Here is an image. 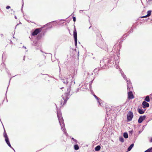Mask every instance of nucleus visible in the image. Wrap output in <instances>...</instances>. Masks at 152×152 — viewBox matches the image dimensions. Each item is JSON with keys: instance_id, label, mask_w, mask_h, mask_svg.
Returning a JSON list of instances; mask_svg holds the SVG:
<instances>
[{"instance_id": "5", "label": "nucleus", "mask_w": 152, "mask_h": 152, "mask_svg": "<svg viewBox=\"0 0 152 152\" xmlns=\"http://www.w3.org/2000/svg\"><path fill=\"white\" fill-rule=\"evenodd\" d=\"M133 117V114L132 112L129 111L127 115V119L128 121H131Z\"/></svg>"}, {"instance_id": "22", "label": "nucleus", "mask_w": 152, "mask_h": 152, "mask_svg": "<svg viewBox=\"0 0 152 152\" xmlns=\"http://www.w3.org/2000/svg\"><path fill=\"white\" fill-rule=\"evenodd\" d=\"M33 45H34L35 46H37V47H38L39 45L38 43L37 42L34 41L33 42V44H32Z\"/></svg>"}, {"instance_id": "52", "label": "nucleus", "mask_w": 152, "mask_h": 152, "mask_svg": "<svg viewBox=\"0 0 152 152\" xmlns=\"http://www.w3.org/2000/svg\"><path fill=\"white\" fill-rule=\"evenodd\" d=\"M59 66V68H60V69H60V66Z\"/></svg>"}, {"instance_id": "21", "label": "nucleus", "mask_w": 152, "mask_h": 152, "mask_svg": "<svg viewBox=\"0 0 152 152\" xmlns=\"http://www.w3.org/2000/svg\"><path fill=\"white\" fill-rule=\"evenodd\" d=\"M5 65L4 63H2L1 65L0 66V69H1V70H2L3 69V68H4V67L5 69L7 70V69L5 67Z\"/></svg>"}, {"instance_id": "30", "label": "nucleus", "mask_w": 152, "mask_h": 152, "mask_svg": "<svg viewBox=\"0 0 152 152\" xmlns=\"http://www.w3.org/2000/svg\"><path fill=\"white\" fill-rule=\"evenodd\" d=\"M41 35H38V36H37V38L38 39H39L41 38Z\"/></svg>"}, {"instance_id": "8", "label": "nucleus", "mask_w": 152, "mask_h": 152, "mask_svg": "<svg viewBox=\"0 0 152 152\" xmlns=\"http://www.w3.org/2000/svg\"><path fill=\"white\" fill-rule=\"evenodd\" d=\"M134 97L132 91H130L128 92V98L129 99H132Z\"/></svg>"}, {"instance_id": "53", "label": "nucleus", "mask_w": 152, "mask_h": 152, "mask_svg": "<svg viewBox=\"0 0 152 152\" xmlns=\"http://www.w3.org/2000/svg\"><path fill=\"white\" fill-rule=\"evenodd\" d=\"M36 49H38V48H36Z\"/></svg>"}, {"instance_id": "49", "label": "nucleus", "mask_w": 152, "mask_h": 152, "mask_svg": "<svg viewBox=\"0 0 152 152\" xmlns=\"http://www.w3.org/2000/svg\"><path fill=\"white\" fill-rule=\"evenodd\" d=\"M18 24H17V25H16V26L15 28H16V27H17V26H18Z\"/></svg>"}, {"instance_id": "42", "label": "nucleus", "mask_w": 152, "mask_h": 152, "mask_svg": "<svg viewBox=\"0 0 152 152\" xmlns=\"http://www.w3.org/2000/svg\"><path fill=\"white\" fill-rule=\"evenodd\" d=\"M150 142H152V138H151V139L150 141Z\"/></svg>"}, {"instance_id": "31", "label": "nucleus", "mask_w": 152, "mask_h": 152, "mask_svg": "<svg viewBox=\"0 0 152 152\" xmlns=\"http://www.w3.org/2000/svg\"><path fill=\"white\" fill-rule=\"evenodd\" d=\"M72 139L73 140V141L75 142V143H77V141L75 139H74L73 138H72Z\"/></svg>"}, {"instance_id": "3", "label": "nucleus", "mask_w": 152, "mask_h": 152, "mask_svg": "<svg viewBox=\"0 0 152 152\" xmlns=\"http://www.w3.org/2000/svg\"><path fill=\"white\" fill-rule=\"evenodd\" d=\"M113 59L114 57H113L106 59L105 62H107V66H109L108 67H110L113 64Z\"/></svg>"}, {"instance_id": "57", "label": "nucleus", "mask_w": 152, "mask_h": 152, "mask_svg": "<svg viewBox=\"0 0 152 152\" xmlns=\"http://www.w3.org/2000/svg\"><path fill=\"white\" fill-rule=\"evenodd\" d=\"M61 128H62V129H64V128H63V127H61Z\"/></svg>"}, {"instance_id": "20", "label": "nucleus", "mask_w": 152, "mask_h": 152, "mask_svg": "<svg viewBox=\"0 0 152 152\" xmlns=\"http://www.w3.org/2000/svg\"><path fill=\"white\" fill-rule=\"evenodd\" d=\"M133 88L132 86V85L131 84L129 85L128 86L127 90L128 91H130L132 90Z\"/></svg>"}, {"instance_id": "15", "label": "nucleus", "mask_w": 152, "mask_h": 152, "mask_svg": "<svg viewBox=\"0 0 152 152\" xmlns=\"http://www.w3.org/2000/svg\"><path fill=\"white\" fill-rule=\"evenodd\" d=\"M145 110H143L142 109H141L140 108H138L137 109V111L140 114H142L144 113L145 112Z\"/></svg>"}, {"instance_id": "14", "label": "nucleus", "mask_w": 152, "mask_h": 152, "mask_svg": "<svg viewBox=\"0 0 152 152\" xmlns=\"http://www.w3.org/2000/svg\"><path fill=\"white\" fill-rule=\"evenodd\" d=\"M5 138V141L7 143V144L10 147H11V145L10 144L9 138L8 137H7Z\"/></svg>"}, {"instance_id": "16", "label": "nucleus", "mask_w": 152, "mask_h": 152, "mask_svg": "<svg viewBox=\"0 0 152 152\" xmlns=\"http://www.w3.org/2000/svg\"><path fill=\"white\" fill-rule=\"evenodd\" d=\"M93 75L92 72L89 71V72H87L85 73V75L88 76V75Z\"/></svg>"}, {"instance_id": "40", "label": "nucleus", "mask_w": 152, "mask_h": 152, "mask_svg": "<svg viewBox=\"0 0 152 152\" xmlns=\"http://www.w3.org/2000/svg\"><path fill=\"white\" fill-rule=\"evenodd\" d=\"M94 96L95 98H96V99L97 98V97L96 95H95V94L94 95Z\"/></svg>"}, {"instance_id": "13", "label": "nucleus", "mask_w": 152, "mask_h": 152, "mask_svg": "<svg viewBox=\"0 0 152 152\" xmlns=\"http://www.w3.org/2000/svg\"><path fill=\"white\" fill-rule=\"evenodd\" d=\"M115 61L116 65H117L119 62V58L118 56H116L115 57Z\"/></svg>"}, {"instance_id": "25", "label": "nucleus", "mask_w": 152, "mask_h": 152, "mask_svg": "<svg viewBox=\"0 0 152 152\" xmlns=\"http://www.w3.org/2000/svg\"><path fill=\"white\" fill-rule=\"evenodd\" d=\"M74 148L75 150H77L79 149V147L77 145H75L74 146Z\"/></svg>"}, {"instance_id": "26", "label": "nucleus", "mask_w": 152, "mask_h": 152, "mask_svg": "<svg viewBox=\"0 0 152 152\" xmlns=\"http://www.w3.org/2000/svg\"><path fill=\"white\" fill-rule=\"evenodd\" d=\"M4 134H3L4 137L5 138H7V137H8L7 136V133L6 132L5 130L4 129Z\"/></svg>"}, {"instance_id": "44", "label": "nucleus", "mask_w": 152, "mask_h": 152, "mask_svg": "<svg viewBox=\"0 0 152 152\" xmlns=\"http://www.w3.org/2000/svg\"><path fill=\"white\" fill-rule=\"evenodd\" d=\"M50 24V23H48L47 24V25H49Z\"/></svg>"}, {"instance_id": "6", "label": "nucleus", "mask_w": 152, "mask_h": 152, "mask_svg": "<svg viewBox=\"0 0 152 152\" xmlns=\"http://www.w3.org/2000/svg\"><path fill=\"white\" fill-rule=\"evenodd\" d=\"M106 61V59H104L103 60L101 61L100 62V66L103 69L107 68V66L106 64H104V62Z\"/></svg>"}, {"instance_id": "28", "label": "nucleus", "mask_w": 152, "mask_h": 152, "mask_svg": "<svg viewBox=\"0 0 152 152\" xmlns=\"http://www.w3.org/2000/svg\"><path fill=\"white\" fill-rule=\"evenodd\" d=\"M151 10H149L147 12V16L149 17L151 15Z\"/></svg>"}, {"instance_id": "55", "label": "nucleus", "mask_w": 152, "mask_h": 152, "mask_svg": "<svg viewBox=\"0 0 152 152\" xmlns=\"http://www.w3.org/2000/svg\"><path fill=\"white\" fill-rule=\"evenodd\" d=\"M23 47H24V48H26V47H25L24 46H23Z\"/></svg>"}, {"instance_id": "50", "label": "nucleus", "mask_w": 152, "mask_h": 152, "mask_svg": "<svg viewBox=\"0 0 152 152\" xmlns=\"http://www.w3.org/2000/svg\"><path fill=\"white\" fill-rule=\"evenodd\" d=\"M18 24H17V25H16V26L15 28H16V27H17V26H18Z\"/></svg>"}, {"instance_id": "41", "label": "nucleus", "mask_w": 152, "mask_h": 152, "mask_svg": "<svg viewBox=\"0 0 152 152\" xmlns=\"http://www.w3.org/2000/svg\"><path fill=\"white\" fill-rule=\"evenodd\" d=\"M10 44H13L12 42V41L11 40H10Z\"/></svg>"}, {"instance_id": "12", "label": "nucleus", "mask_w": 152, "mask_h": 152, "mask_svg": "<svg viewBox=\"0 0 152 152\" xmlns=\"http://www.w3.org/2000/svg\"><path fill=\"white\" fill-rule=\"evenodd\" d=\"M99 69L98 68H96L94 71V73L93 74L94 75H97L98 74V72L99 71Z\"/></svg>"}, {"instance_id": "39", "label": "nucleus", "mask_w": 152, "mask_h": 152, "mask_svg": "<svg viewBox=\"0 0 152 152\" xmlns=\"http://www.w3.org/2000/svg\"><path fill=\"white\" fill-rule=\"evenodd\" d=\"M149 149H150L151 152H152V147L151 148H149Z\"/></svg>"}, {"instance_id": "58", "label": "nucleus", "mask_w": 152, "mask_h": 152, "mask_svg": "<svg viewBox=\"0 0 152 152\" xmlns=\"http://www.w3.org/2000/svg\"><path fill=\"white\" fill-rule=\"evenodd\" d=\"M16 75H15V76H16Z\"/></svg>"}, {"instance_id": "56", "label": "nucleus", "mask_w": 152, "mask_h": 152, "mask_svg": "<svg viewBox=\"0 0 152 152\" xmlns=\"http://www.w3.org/2000/svg\"><path fill=\"white\" fill-rule=\"evenodd\" d=\"M23 47H24V48H26V47H25L24 46H23Z\"/></svg>"}, {"instance_id": "38", "label": "nucleus", "mask_w": 152, "mask_h": 152, "mask_svg": "<svg viewBox=\"0 0 152 152\" xmlns=\"http://www.w3.org/2000/svg\"><path fill=\"white\" fill-rule=\"evenodd\" d=\"M96 99H97V100L98 101V102H99V98L98 97H97V98H96Z\"/></svg>"}, {"instance_id": "34", "label": "nucleus", "mask_w": 152, "mask_h": 152, "mask_svg": "<svg viewBox=\"0 0 152 152\" xmlns=\"http://www.w3.org/2000/svg\"><path fill=\"white\" fill-rule=\"evenodd\" d=\"M4 56H5V54L3 53V54H2V60L3 61V58H4Z\"/></svg>"}, {"instance_id": "47", "label": "nucleus", "mask_w": 152, "mask_h": 152, "mask_svg": "<svg viewBox=\"0 0 152 152\" xmlns=\"http://www.w3.org/2000/svg\"><path fill=\"white\" fill-rule=\"evenodd\" d=\"M18 24H17V25H16V26L15 28H16V27H17V26H18Z\"/></svg>"}, {"instance_id": "37", "label": "nucleus", "mask_w": 152, "mask_h": 152, "mask_svg": "<svg viewBox=\"0 0 152 152\" xmlns=\"http://www.w3.org/2000/svg\"><path fill=\"white\" fill-rule=\"evenodd\" d=\"M120 72H121V75H124V73L121 70V71H120Z\"/></svg>"}, {"instance_id": "36", "label": "nucleus", "mask_w": 152, "mask_h": 152, "mask_svg": "<svg viewBox=\"0 0 152 152\" xmlns=\"http://www.w3.org/2000/svg\"><path fill=\"white\" fill-rule=\"evenodd\" d=\"M10 6H7V7H6V8L7 9H8L9 8H10Z\"/></svg>"}, {"instance_id": "18", "label": "nucleus", "mask_w": 152, "mask_h": 152, "mask_svg": "<svg viewBox=\"0 0 152 152\" xmlns=\"http://www.w3.org/2000/svg\"><path fill=\"white\" fill-rule=\"evenodd\" d=\"M45 64V62L44 60L40 61L39 63V66H41L44 65Z\"/></svg>"}, {"instance_id": "27", "label": "nucleus", "mask_w": 152, "mask_h": 152, "mask_svg": "<svg viewBox=\"0 0 152 152\" xmlns=\"http://www.w3.org/2000/svg\"><path fill=\"white\" fill-rule=\"evenodd\" d=\"M124 137L125 138H127L128 137V135L127 133H124L123 135Z\"/></svg>"}, {"instance_id": "2", "label": "nucleus", "mask_w": 152, "mask_h": 152, "mask_svg": "<svg viewBox=\"0 0 152 152\" xmlns=\"http://www.w3.org/2000/svg\"><path fill=\"white\" fill-rule=\"evenodd\" d=\"M96 44L100 48L106 51L107 45L102 40H97Z\"/></svg>"}, {"instance_id": "46", "label": "nucleus", "mask_w": 152, "mask_h": 152, "mask_svg": "<svg viewBox=\"0 0 152 152\" xmlns=\"http://www.w3.org/2000/svg\"><path fill=\"white\" fill-rule=\"evenodd\" d=\"M91 26L89 28V29H90L91 27Z\"/></svg>"}, {"instance_id": "32", "label": "nucleus", "mask_w": 152, "mask_h": 152, "mask_svg": "<svg viewBox=\"0 0 152 152\" xmlns=\"http://www.w3.org/2000/svg\"><path fill=\"white\" fill-rule=\"evenodd\" d=\"M144 152H151L149 148L147 149V150L145 151Z\"/></svg>"}, {"instance_id": "33", "label": "nucleus", "mask_w": 152, "mask_h": 152, "mask_svg": "<svg viewBox=\"0 0 152 152\" xmlns=\"http://www.w3.org/2000/svg\"><path fill=\"white\" fill-rule=\"evenodd\" d=\"M73 19L74 22H75L76 21V18L75 17H73Z\"/></svg>"}, {"instance_id": "24", "label": "nucleus", "mask_w": 152, "mask_h": 152, "mask_svg": "<svg viewBox=\"0 0 152 152\" xmlns=\"http://www.w3.org/2000/svg\"><path fill=\"white\" fill-rule=\"evenodd\" d=\"M101 148V147L100 145H98L96 146L95 148V150L96 151H99Z\"/></svg>"}, {"instance_id": "11", "label": "nucleus", "mask_w": 152, "mask_h": 152, "mask_svg": "<svg viewBox=\"0 0 152 152\" xmlns=\"http://www.w3.org/2000/svg\"><path fill=\"white\" fill-rule=\"evenodd\" d=\"M58 117V119L59 120V123L60 124V125H61V123H63V119L62 118V117L61 116V115H59L58 114L57 115Z\"/></svg>"}, {"instance_id": "10", "label": "nucleus", "mask_w": 152, "mask_h": 152, "mask_svg": "<svg viewBox=\"0 0 152 152\" xmlns=\"http://www.w3.org/2000/svg\"><path fill=\"white\" fill-rule=\"evenodd\" d=\"M142 107L143 108H145L146 107H148L149 106V104L148 103L145 101H143L142 103Z\"/></svg>"}, {"instance_id": "48", "label": "nucleus", "mask_w": 152, "mask_h": 152, "mask_svg": "<svg viewBox=\"0 0 152 152\" xmlns=\"http://www.w3.org/2000/svg\"><path fill=\"white\" fill-rule=\"evenodd\" d=\"M18 24H17V25H16V26L15 28H16V27H17V26H18Z\"/></svg>"}, {"instance_id": "17", "label": "nucleus", "mask_w": 152, "mask_h": 152, "mask_svg": "<svg viewBox=\"0 0 152 152\" xmlns=\"http://www.w3.org/2000/svg\"><path fill=\"white\" fill-rule=\"evenodd\" d=\"M152 96V95L151 94L150 96H146L144 100L145 102H149L150 101V99H149V96Z\"/></svg>"}, {"instance_id": "9", "label": "nucleus", "mask_w": 152, "mask_h": 152, "mask_svg": "<svg viewBox=\"0 0 152 152\" xmlns=\"http://www.w3.org/2000/svg\"><path fill=\"white\" fill-rule=\"evenodd\" d=\"M145 118L146 116L145 115L140 116L138 119V122L139 123H141L145 119Z\"/></svg>"}, {"instance_id": "43", "label": "nucleus", "mask_w": 152, "mask_h": 152, "mask_svg": "<svg viewBox=\"0 0 152 152\" xmlns=\"http://www.w3.org/2000/svg\"><path fill=\"white\" fill-rule=\"evenodd\" d=\"M25 57V56H24V57H23V60H24Z\"/></svg>"}, {"instance_id": "4", "label": "nucleus", "mask_w": 152, "mask_h": 152, "mask_svg": "<svg viewBox=\"0 0 152 152\" xmlns=\"http://www.w3.org/2000/svg\"><path fill=\"white\" fill-rule=\"evenodd\" d=\"M73 36L75 40V45L76 46L77 44V33L75 26H74V29Z\"/></svg>"}, {"instance_id": "29", "label": "nucleus", "mask_w": 152, "mask_h": 152, "mask_svg": "<svg viewBox=\"0 0 152 152\" xmlns=\"http://www.w3.org/2000/svg\"><path fill=\"white\" fill-rule=\"evenodd\" d=\"M119 140L121 142H124V139L122 137H120L119 138Z\"/></svg>"}, {"instance_id": "54", "label": "nucleus", "mask_w": 152, "mask_h": 152, "mask_svg": "<svg viewBox=\"0 0 152 152\" xmlns=\"http://www.w3.org/2000/svg\"><path fill=\"white\" fill-rule=\"evenodd\" d=\"M23 47H24V48H26V47H25L24 46H23Z\"/></svg>"}, {"instance_id": "51", "label": "nucleus", "mask_w": 152, "mask_h": 152, "mask_svg": "<svg viewBox=\"0 0 152 152\" xmlns=\"http://www.w3.org/2000/svg\"><path fill=\"white\" fill-rule=\"evenodd\" d=\"M18 24H17V25H16V26L15 28H16V27H17V26H18Z\"/></svg>"}, {"instance_id": "45", "label": "nucleus", "mask_w": 152, "mask_h": 152, "mask_svg": "<svg viewBox=\"0 0 152 152\" xmlns=\"http://www.w3.org/2000/svg\"><path fill=\"white\" fill-rule=\"evenodd\" d=\"M15 18L16 19H17V17H16V16H15Z\"/></svg>"}, {"instance_id": "23", "label": "nucleus", "mask_w": 152, "mask_h": 152, "mask_svg": "<svg viewBox=\"0 0 152 152\" xmlns=\"http://www.w3.org/2000/svg\"><path fill=\"white\" fill-rule=\"evenodd\" d=\"M134 145L133 144H132L128 148V149H127V150L128 151H130L131 150V149H132V148H133V147Z\"/></svg>"}, {"instance_id": "1", "label": "nucleus", "mask_w": 152, "mask_h": 152, "mask_svg": "<svg viewBox=\"0 0 152 152\" xmlns=\"http://www.w3.org/2000/svg\"><path fill=\"white\" fill-rule=\"evenodd\" d=\"M71 91V87L69 86L67 88V91L64 95L62 96L60 101H59V103L60 107H62L66 102L68 99V96L69 94V93Z\"/></svg>"}, {"instance_id": "19", "label": "nucleus", "mask_w": 152, "mask_h": 152, "mask_svg": "<svg viewBox=\"0 0 152 152\" xmlns=\"http://www.w3.org/2000/svg\"><path fill=\"white\" fill-rule=\"evenodd\" d=\"M64 78H63V82L64 83L67 84L68 83V81L67 78H66L65 77H64Z\"/></svg>"}, {"instance_id": "7", "label": "nucleus", "mask_w": 152, "mask_h": 152, "mask_svg": "<svg viewBox=\"0 0 152 152\" xmlns=\"http://www.w3.org/2000/svg\"><path fill=\"white\" fill-rule=\"evenodd\" d=\"M41 31V28H37L32 33V35L35 36L37 34Z\"/></svg>"}, {"instance_id": "35", "label": "nucleus", "mask_w": 152, "mask_h": 152, "mask_svg": "<svg viewBox=\"0 0 152 152\" xmlns=\"http://www.w3.org/2000/svg\"><path fill=\"white\" fill-rule=\"evenodd\" d=\"M148 17V16H147V15H146L143 16L141 17L142 18H146Z\"/></svg>"}]
</instances>
